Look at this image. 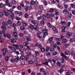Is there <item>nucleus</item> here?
<instances>
[{"mask_svg":"<svg viewBox=\"0 0 75 75\" xmlns=\"http://www.w3.org/2000/svg\"><path fill=\"white\" fill-rule=\"evenodd\" d=\"M48 31V30L47 29H45L43 30L42 31L43 33H44L43 34V37H45L47 35L48 36V33H47Z\"/></svg>","mask_w":75,"mask_h":75,"instance_id":"f257e3e1","label":"nucleus"},{"mask_svg":"<svg viewBox=\"0 0 75 75\" xmlns=\"http://www.w3.org/2000/svg\"><path fill=\"white\" fill-rule=\"evenodd\" d=\"M6 8L4 9V14L7 17L8 16L9 13L6 11Z\"/></svg>","mask_w":75,"mask_h":75,"instance_id":"f03ea898","label":"nucleus"},{"mask_svg":"<svg viewBox=\"0 0 75 75\" xmlns=\"http://www.w3.org/2000/svg\"><path fill=\"white\" fill-rule=\"evenodd\" d=\"M50 62V59L45 60V63H44V64L46 65H48V62Z\"/></svg>","mask_w":75,"mask_h":75,"instance_id":"7ed1b4c3","label":"nucleus"},{"mask_svg":"<svg viewBox=\"0 0 75 75\" xmlns=\"http://www.w3.org/2000/svg\"><path fill=\"white\" fill-rule=\"evenodd\" d=\"M71 35V33L68 32L67 34L66 35V38H70Z\"/></svg>","mask_w":75,"mask_h":75,"instance_id":"20e7f679","label":"nucleus"},{"mask_svg":"<svg viewBox=\"0 0 75 75\" xmlns=\"http://www.w3.org/2000/svg\"><path fill=\"white\" fill-rule=\"evenodd\" d=\"M67 10V9H64V10H63L62 11L63 13H64L65 14H68L69 13V12H68V11Z\"/></svg>","mask_w":75,"mask_h":75,"instance_id":"39448f33","label":"nucleus"},{"mask_svg":"<svg viewBox=\"0 0 75 75\" xmlns=\"http://www.w3.org/2000/svg\"><path fill=\"white\" fill-rule=\"evenodd\" d=\"M59 60L61 63H64V59L63 57H61L59 59Z\"/></svg>","mask_w":75,"mask_h":75,"instance_id":"423d86ee","label":"nucleus"},{"mask_svg":"<svg viewBox=\"0 0 75 75\" xmlns=\"http://www.w3.org/2000/svg\"><path fill=\"white\" fill-rule=\"evenodd\" d=\"M19 60H20V58L18 57H17L14 59V61H15L16 62H17Z\"/></svg>","mask_w":75,"mask_h":75,"instance_id":"0eeeda50","label":"nucleus"},{"mask_svg":"<svg viewBox=\"0 0 75 75\" xmlns=\"http://www.w3.org/2000/svg\"><path fill=\"white\" fill-rule=\"evenodd\" d=\"M52 62H53V64H55L56 63V60L55 59H52V60H51V59H50V63H51Z\"/></svg>","mask_w":75,"mask_h":75,"instance_id":"6e6552de","label":"nucleus"},{"mask_svg":"<svg viewBox=\"0 0 75 75\" xmlns=\"http://www.w3.org/2000/svg\"><path fill=\"white\" fill-rule=\"evenodd\" d=\"M57 6V7H58V8H59L60 9H62V8H63V6L59 4H58Z\"/></svg>","mask_w":75,"mask_h":75,"instance_id":"1a4fd4ad","label":"nucleus"},{"mask_svg":"<svg viewBox=\"0 0 75 75\" xmlns=\"http://www.w3.org/2000/svg\"><path fill=\"white\" fill-rule=\"evenodd\" d=\"M35 54L33 56V57H36V56L38 55H39V52H35Z\"/></svg>","mask_w":75,"mask_h":75,"instance_id":"9d476101","label":"nucleus"},{"mask_svg":"<svg viewBox=\"0 0 75 75\" xmlns=\"http://www.w3.org/2000/svg\"><path fill=\"white\" fill-rule=\"evenodd\" d=\"M2 51L3 52H5L7 53V51H8V50L7 49L5 48H4L2 49Z\"/></svg>","mask_w":75,"mask_h":75,"instance_id":"9b49d317","label":"nucleus"},{"mask_svg":"<svg viewBox=\"0 0 75 75\" xmlns=\"http://www.w3.org/2000/svg\"><path fill=\"white\" fill-rule=\"evenodd\" d=\"M61 55L62 57H64L65 58L67 59V57L64 53H61Z\"/></svg>","mask_w":75,"mask_h":75,"instance_id":"f8f14e48","label":"nucleus"},{"mask_svg":"<svg viewBox=\"0 0 75 75\" xmlns=\"http://www.w3.org/2000/svg\"><path fill=\"white\" fill-rule=\"evenodd\" d=\"M13 45L14 48H15L16 49H18V48H19V46H18V45Z\"/></svg>","mask_w":75,"mask_h":75,"instance_id":"ddd939ff","label":"nucleus"},{"mask_svg":"<svg viewBox=\"0 0 75 75\" xmlns=\"http://www.w3.org/2000/svg\"><path fill=\"white\" fill-rule=\"evenodd\" d=\"M42 19L43 20H46V16L43 15L42 16Z\"/></svg>","mask_w":75,"mask_h":75,"instance_id":"4468645a","label":"nucleus"},{"mask_svg":"<svg viewBox=\"0 0 75 75\" xmlns=\"http://www.w3.org/2000/svg\"><path fill=\"white\" fill-rule=\"evenodd\" d=\"M55 51V49H54V48H51L50 49V51L51 52H54Z\"/></svg>","mask_w":75,"mask_h":75,"instance_id":"2eb2a0df","label":"nucleus"},{"mask_svg":"<svg viewBox=\"0 0 75 75\" xmlns=\"http://www.w3.org/2000/svg\"><path fill=\"white\" fill-rule=\"evenodd\" d=\"M11 42H16V40L14 38L11 39Z\"/></svg>","mask_w":75,"mask_h":75,"instance_id":"dca6fc26","label":"nucleus"},{"mask_svg":"<svg viewBox=\"0 0 75 75\" xmlns=\"http://www.w3.org/2000/svg\"><path fill=\"white\" fill-rule=\"evenodd\" d=\"M52 29H53L54 31L55 32V33H57V28H56V27H53L52 28Z\"/></svg>","mask_w":75,"mask_h":75,"instance_id":"f3484780","label":"nucleus"},{"mask_svg":"<svg viewBox=\"0 0 75 75\" xmlns=\"http://www.w3.org/2000/svg\"><path fill=\"white\" fill-rule=\"evenodd\" d=\"M67 41V40L66 39H64L62 40V42L63 43V44H65V43H66Z\"/></svg>","mask_w":75,"mask_h":75,"instance_id":"a211bd4d","label":"nucleus"},{"mask_svg":"<svg viewBox=\"0 0 75 75\" xmlns=\"http://www.w3.org/2000/svg\"><path fill=\"white\" fill-rule=\"evenodd\" d=\"M25 58L26 61L27 62H28V55H26L25 57Z\"/></svg>","mask_w":75,"mask_h":75,"instance_id":"6ab92c4d","label":"nucleus"},{"mask_svg":"<svg viewBox=\"0 0 75 75\" xmlns=\"http://www.w3.org/2000/svg\"><path fill=\"white\" fill-rule=\"evenodd\" d=\"M26 40L28 41H31V38L30 37H28L26 38Z\"/></svg>","mask_w":75,"mask_h":75,"instance_id":"aec40b11","label":"nucleus"},{"mask_svg":"<svg viewBox=\"0 0 75 75\" xmlns=\"http://www.w3.org/2000/svg\"><path fill=\"white\" fill-rule=\"evenodd\" d=\"M4 2H5L6 5H7V4H8V3H9L8 0H4Z\"/></svg>","mask_w":75,"mask_h":75,"instance_id":"412c9836","label":"nucleus"},{"mask_svg":"<svg viewBox=\"0 0 75 75\" xmlns=\"http://www.w3.org/2000/svg\"><path fill=\"white\" fill-rule=\"evenodd\" d=\"M40 24H41L42 25H43L45 24V22H44V21L43 20H41L40 21Z\"/></svg>","mask_w":75,"mask_h":75,"instance_id":"4be33fe9","label":"nucleus"},{"mask_svg":"<svg viewBox=\"0 0 75 75\" xmlns=\"http://www.w3.org/2000/svg\"><path fill=\"white\" fill-rule=\"evenodd\" d=\"M9 15L11 17H14V13L13 12H10L9 13Z\"/></svg>","mask_w":75,"mask_h":75,"instance_id":"5701e85b","label":"nucleus"},{"mask_svg":"<svg viewBox=\"0 0 75 75\" xmlns=\"http://www.w3.org/2000/svg\"><path fill=\"white\" fill-rule=\"evenodd\" d=\"M61 24H62V25H65V24H66V22L64 21H62L61 22Z\"/></svg>","mask_w":75,"mask_h":75,"instance_id":"b1692460","label":"nucleus"},{"mask_svg":"<svg viewBox=\"0 0 75 75\" xmlns=\"http://www.w3.org/2000/svg\"><path fill=\"white\" fill-rule=\"evenodd\" d=\"M26 53L27 55H28H28L29 56H30V55H31V52H29V51L27 52H26Z\"/></svg>","mask_w":75,"mask_h":75,"instance_id":"393cba45","label":"nucleus"},{"mask_svg":"<svg viewBox=\"0 0 75 75\" xmlns=\"http://www.w3.org/2000/svg\"><path fill=\"white\" fill-rule=\"evenodd\" d=\"M7 22L8 24H11L13 23V22L11 21H10V20H9L7 21Z\"/></svg>","mask_w":75,"mask_h":75,"instance_id":"a878e982","label":"nucleus"},{"mask_svg":"<svg viewBox=\"0 0 75 75\" xmlns=\"http://www.w3.org/2000/svg\"><path fill=\"white\" fill-rule=\"evenodd\" d=\"M64 53L65 55H69V51H66Z\"/></svg>","mask_w":75,"mask_h":75,"instance_id":"bb28decb","label":"nucleus"},{"mask_svg":"<svg viewBox=\"0 0 75 75\" xmlns=\"http://www.w3.org/2000/svg\"><path fill=\"white\" fill-rule=\"evenodd\" d=\"M34 62L33 60H31L28 62V64H34Z\"/></svg>","mask_w":75,"mask_h":75,"instance_id":"cd10ccee","label":"nucleus"},{"mask_svg":"<svg viewBox=\"0 0 75 75\" xmlns=\"http://www.w3.org/2000/svg\"><path fill=\"white\" fill-rule=\"evenodd\" d=\"M30 4L32 6H33V5H34V4H35V2H34V1H32L30 3Z\"/></svg>","mask_w":75,"mask_h":75,"instance_id":"c85d7f7f","label":"nucleus"},{"mask_svg":"<svg viewBox=\"0 0 75 75\" xmlns=\"http://www.w3.org/2000/svg\"><path fill=\"white\" fill-rule=\"evenodd\" d=\"M6 37H7L9 39L11 38V35L9 34H7Z\"/></svg>","mask_w":75,"mask_h":75,"instance_id":"c756f323","label":"nucleus"},{"mask_svg":"<svg viewBox=\"0 0 75 75\" xmlns=\"http://www.w3.org/2000/svg\"><path fill=\"white\" fill-rule=\"evenodd\" d=\"M8 56H6L5 58V60L6 62H7L8 61Z\"/></svg>","mask_w":75,"mask_h":75,"instance_id":"7c9ffc66","label":"nucleus"},{"mask_svg":"<svg viewBox=\"0 0 75 75\" xmlns=\"http://www.w3.org/2000/svg\"><path fill=\"white\" fill-rule=\"evenodd\" d=\"M47 25L49 27H50V28H51V27H52V26H51V24L48 22L47 23Z\"/></svg>","mask_w":75,"mask_h":75,"instance_id":"2f4dec72","label":"nucleus"},{"mask_svg":"<svg viewBox=\"0 0 75 75\" xmlns=\"http://www.w3.org/2000/svg\"><path fill=\"white\" fill-rule=\"evenodd\" d=\"M4 14V10L3 11V12H1L0 13V16L2 17Z\"/></svg>","mask_w":75,"mask_h":75,"instance_id":"473e14b6","label":"nucleus"},{"mask_svg":"<svg viewBox=\"0 0 75 75\" xmlns=\"http://www.w3.org/2000/svg\"><path fill=\"white\" fill-rule=\"evenodd\" d=\"M71 7H72L73 8H75V5L74 4H71Z\"/></svg>","mask_w":75,"mask_h":75,"instance_id":"72a5a7b5","label":"nucleus"},{"mask_svg":"<svg viewBox=\"0 0 75 75\" xmlns=\"http://www.w3.org/2000/svg\"><path fill=\"white\" fill-rule=\"evenodd\" d=\"M13 35L14 37L16 36V35H17V33L16 32H13Z\"/></svg>","mask_w":75,"mask_h":75,"instance_id":"f704fd0d","label":"nucleus"},{"mask_svg":"<svg viewBox=\"0 0 75 75\" xmlns=\"http://www.w3.org/2000/svg\"><path fill=\"white\" fill-rule=\"evenodd\" d=\"M28 42H25L23 43V45L24 46H27Z\"/></svg>","mask_w":75,"mask_h":75,"instance_id":"c9c22d12","label":"nucleus"},{"mask_svg":"<svg viewBox=\"0 0 75 75\" xmlns=\"http://www.w3.org/2000/svg\"><path fill=\"white\" fill-rule=\"evenodd\" d=\"M67 15H68V18H69L70 19L71 18V14L69 13Z\"/></svg>","mask_w":75,"mask_h":75,"instance_id":"e433bc0d","label":"nucleus"},{"mask_svg":"<svg viewBox=\"0 0 75 75\" xmlns=\"http://www.w3.org/2000/svg\"><path fill=\"white\" fill-rule=\"evenodd\" d=\"M3 25H7V23L6 22H4L2 23Z\"/></svg>","mask_w":75,"mask_h":75,"instance_id":"4c0bfd02","label":"nucleus"},{"mask_svg":"<svg viewBox=\"0 0 75 75\" xmlns=\"http://www.w3.org/2000/svg\"><path fill=\"white\" fill-rule=\"evenodd\" d=\"M63 72H64V70L63 69H60L59 70V72L60 74H62Z\"/></svg>","mask_w":75,"mask_h":75,"instance_id":"58836bf2","label":"nucleus"},{"mask_svg":"<svg viewBox=\"0 0 75 75\" xmlns=\"http://www.w3.org/2000/svg\"><path fill=\"white\" fill-rule=\"evenodd\" d=\"M13 18H14V17L11 16L9 18V20H10L11 21H12V20H13Z\"/></svg>","mask_w":75,"mask_h":75,"instance_id":"ea45409f","label":"nucleus"},{"mask_svg":"<svg viewBox=\"0 0 75 75\" xmlns=\"http://www.w3.org/2000/svg\"><path fill=\"white\" fill-rule=\"evenodd\" d=\"M57 66H61V63L59 62H58L57 63Z\"/></svg>","mask_w":75,"mask_h":75,"instance_id":"a19ab883","label":"nucleus"},{"mask_svg":"<svg viewBox=\"0 0 75 75\" xmlns=\"http://www.w3.org/2000/svg\"><path fill=\"white\" fill-rule=\"evenodd\" d=\"M25 58V57L24 56H22L20 57V59L21 60H23Z\"/></svg>","mask_w":75,"mask_h":75,"instance_id":"79ce46f5","label":"nucleus"},{"mask_svg":"<svg viewBox=\"0 0 75 75\" xmlns=\"http://www.w3.org/2000/svg\"><path fill=\"white\" fill-rule=\"evenodd\" d=\"M21 24V22L19 21H18L17 23H16V25H18V26L20 25Z\"/></svg>","mask_w":75,"mask_h":75,"instance_id":"37998d69","label":"nucleus"},{"mask_svg":"<svg viewBox=\"0 0 75 75\" xmlns=\"http://www.w3.org/2000/svg\"><path fill=\"white\" fill-rule=\"evenodd\" d=\"M40 72H45L44 70L43 69L41 68L40 69Z\"/></svg>","mask_w":75,"mask_h":75,"instance_id":"c03bdc74","label":"nucleus"},{"mask_svg":"<svg viewBox=\"0 0 75 75\" xmlns=\"http://www.w3.org/2000/svg\"><path fill=\"white\" fill-rule=\"evenodd\" d=\"M8 47L9 48H10L11 50H13V47L11 46H8Z\"/></svg>","mask_w":75,"mask_h":75,"instance_id":"a18cd8bd","label":"nucleus"},{"mask_svg":"<svg viewBox=\"0 0 75 75\" xmlns=\"http://www.w3.org/2000/svg\"><path fill=\"white\" fill-rule=\"evenodd\" d=\"M43 3L45 6H46L47 5V1H43Z\"/></svg>","mask_w":75,"mask_h":75,"instance_id":"49530a36","label":"nucleus"},{"mask_svg":"<svg viewBox=\"0 0 75 75\" xmlns=\"http://www.w3.org/2000/svg\"><path fill=\"white\" fill-rule=\"evenodd\" d=\"M1 28L2 29H3V30H6V27L5 26H1Z\"/></svg>","mask_w":75,"mask_h":75,"instance_id":"de8ad7c7","label":"nucleus"},{"mask_svg":"<svg viewBox=\"0 0 75 75\" xmlns=\"http://www.w3.org/2000/svg\"><path fill=\"white\" fill-rule=\"evenodd\" d=\"M64 7H65L64 9L65 10H67V8H68V5H65L64 6Z\"/></svg>","mask_w":75,"mask_h":75,"instance_id":"09e8293b","label":"nucleus"},{"mask_svg":"<svg viewBox=\"0 0 75 75\" xmlns=\"http://www.w3.org/2000/svg\"><path fill=\"white\" fill-rule=\"evenodd\" d=\"M25 17L26 18H27L28 17V14L27 13H26L25 15Z\"/></svg>","mask_w":75,"mask_h":75,"instance_id":"8fccbe9b","label":"nucleus"},{"mask_svg":"<svg viewBox=\"0 0 75 75\" xmlns=\"http://www.w3.org/2000/svg\"><path fill=\"white\" fill-rule=\"evenodd\" d=\"M57 54H58V52H57V51H56L53 52V54L54 55H57Z\"/></svg>","mask_w":75,"mask_h":75,"instance_id":"3c124183","label":"nucleus"},{"mask_svg":"<svg viewBox=\"0 0 75 75\" xmlns=\"http://www.w3.org/2000/svg\"><path fill=\"white\" fill-rule=\"evenodd\" d=\"M66 28V27H65L64 26H63L61 28V30H65V29Z\"/></svg>","mask_w":75,"mask_h":75,"instance_id":"603ef678","label":"nucleus"},{"mask_svg":"<svg viewBox=\"0 0 75 75\" xmlns=\"http://www.w3.org/2000/svg\"><path fill=\"white\" fill-rule=\"evenodd\" d=\"M12 2L13 4H16L17 3V1H16V0H12Z\"/></svg>","mask_w":75,"mask_h":75,"instance_id":"864d4df0","label":"nucleus"},{"mask_svg":"<svg viewBox=\"0 0 75 75\" xmlns=\"http://www.w3.org/2000/svg\"><path fill=\"white\" fill-rule=\"evenodd\" d=\"M40 49L41 50L42 52H44L45 50V49L44 48H42L41 49Z\"/></svg>","mask_w":75,"mask_h":75,"instance_id":"5fc2aeb1","label":"nucleus"},{"mask_svg":"<svg viewBox=\"0 0 75 75\" xmlns=\"http://www.w3.org/2000/svg\"><path fill=\"white\" fill-rule=\"evenodd\" d=\"M30 27L32 29H34V28H35V27H34V25H32V24L30 25Z\"/></svg>","mask_w":75,"mask_h":75,"instance_id":"6e6d98bb","label":"nucleus"},{"mask_svg":"<svg viewBox=\"0 0 75 75\" xmlns=\"http://www.w3.org/2000/svg\"><path fill=\"white\" fill-rule=\"evenodd\" d=\"M25 10L26 11H28V6H26L25 7Z\"/></svg>","mask_w":75,"mask_h":75,"instance_id":"4d7b16f0","label":"nucleus"},{"mask_svg":"<svg viewBox=\"0 0 75 75\" xmlns=\"http://www.w3.org/2000/svg\"><path fill=\"white\" fill-rule=\"evenodd\" d=\"M38 47L40 48V49H41L42 48V45L41 44H39L38 45Z\"/></svg>","mask_w":75,"mask_h":75,"instance_id":"13d9d810","label":"nucleus"},{"mask_svg":"<svg viewBox=\"0 0 75 75\" xmlns=\"http://www.w3.org/2000/svg\"><path fill=\"white\" fill-rule=\"evenodd\" d=\"M66 75H71V73L69 72H67L66 73Z\"/></svg>","mask_w":75,"mask_h":75,"instance_id":"bf43d9fd","label":"nucleus"},{"mask_svg":"<svg viewBox=\"0 0 75 75\" xmlns=\"http://www.w3.org/2000/svg\"><path fill=\"white\" fill-rule=\"evenodd\" d=\"M3 7V4L2 3H1L0 4V8H2Z\"/></svg>","mask_w":75,"mask_h":75,"instance_id":"052dcab7","label":"nucleus"},{"mask_svg":"<svg viewBox=\"0 0 75 75\" xmlns=\"http://www.w3.org/2000/svg\"><path fill=\"white\" fill-rule=\"evenodd\" d=\"M50 14H47V18H50Z\"/></svg>","mask_w":75,"mask_h":75,"instance_id":"680f3d73","label":"nucleus"},{"mask_svg":"<svg viewBox=\"0 0 75 75\" xmlns=\"http://www.w3.org/2000/svg\"><path fill=\"white\" fill-rule=\"evenodd\" d=\"M25 29V28L23 27H20V30H24Z\"/></svg>","mask_w":75,"mask_h":75,"instance_id":"e2e57ef3","label":"nucleus"},{"mask_svg":"<svg viewBox=\"0 0 75 75\" xmlns=\"http://www.w3.org/2000/svg\"><path fill=\"white\" fill-rule=\"evenodd\" d=\"M40 9H41V10H43V6L42 5H40Z\"/></svg>","mask_w":75,"mask_h":75,"instance_id":"0e129e2a","label":"nucleus"},{"mask_svg":"<svg viewBox=\"0 0 75 75\" xmlns=\"http://www.w3.org/2000/svg\"><path fill=\"white\" fill-rule=\"evenodd\" d=\"M10 61L11 62H14V59H11L10 60Z\"/></svg>","mask_w":75,"mask_h":75,"instance_id":"69168bd1","label":"nucleus"},{"mask_svg":"<svg viewBox=\"0 0 75 75\" xmlns=\"http://www.w3.org/2000/svg\"><path fill=\"white\" fill-rule=\"evenodd\" d=\"M46 55L47 57H50V53H47Z\"/></svg>","mask_w":75,"mask_h":75,"instance_id":"338daca9","label":"nucleus"},{"mask_svg":"<svg viewBox=\"0 0 75 75\" xmlns=\"http://www.w3.org/2000/svg\"><path fill=\"white\" fill-rule=\"evenodd\" d=\"M26 49L27 50H30V46H26Z\"/></svg>","mask_w":75,"mask_h":75,"instance_id":"774afa93","label":"nucleus"}]
</instances>
